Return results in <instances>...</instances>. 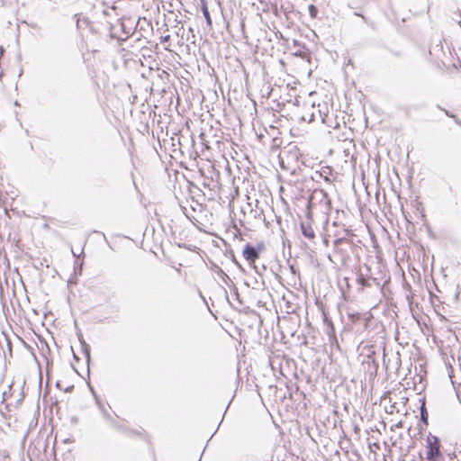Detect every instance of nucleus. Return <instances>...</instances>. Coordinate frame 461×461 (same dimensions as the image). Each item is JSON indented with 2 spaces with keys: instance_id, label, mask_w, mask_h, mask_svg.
<instances>
[{
  "instance_id": "f257e3e1",
  "label": "nucleus",
  "mask_w": 461,
  "mask_h": 461,
  "mask_svg": "<svg viewBox=\"0 0 461 461\" xmlns=\"http://www.w3.org/2000/svg\"><path fill=\"white\" fill-rule=\"evenodd\" d=\"M440 439L432 434L427 436L425 455L427 461H444Z\"/></svg>"
},
{
  "instance_id": "f03ea898",
  "label": "nucleus",
  "mask_w": 461,
  "mask_h": 461,
  "mask_svg": "<svg viewBox=\"0 0 461 461\" xmlns=\"http://www.w3.org/2000/svg\"><path fill=\"white\" fill-rule=\"evenodd\" d=\"M243 257L249 263L253 264L259 258V253L254 247L246 245L243 249Z\"/></svg>"
},
{
  "instance_id": "7ed1b4c3",
  "label": "nucleus",
  "mask_w": 461,
  "mask_h": 461,
  "mask_svg": "<svg viewBox=\"0 0 461 461\" xmlns=\"http://www.w3.org/2000/svg\"><path fill=\"white\" fill-rule=\"evenodd\" d=\"M127 437L130 438H140L143 440H149V437L147 431L140 428L139 429H130L127 431Z\"/></svg>"
},
{
  "instance_id": "20e7f679",
  "label": "nucleus",
  "mask_w": 461,
  "mask_h": 461,
  "mask_svg": "<svg viewBox=\"0 0 461 461\" xmlns=\"http://www.w3.org/2000/svg\"><path fill=\"white\" fill-rule=\"evenodd\" d=\"M301 229L303 236L309 240L315 239V231L311 224V222H302Z\"/></svg>"
},
{
  "instance_id": "39448f33",
  "label": "nucleus",
  "mask_w": 461,
  "mask_h": 461,
  "mask_svg": "<svg viewBox=\"0 0 461 461\" xmlns=\"http://www.w3.org/2000/svg\"><path fill=\"white\" fill-rule=\"evenodd\" d=\"M203 14L204 15V18L206 20V23H207V25L209 27H212V18H211V15H210V13L208 11V8H207V5H203Z\"/></svg>"
},
{
  "instance_id": "423d86ee",
  "label": "nucleus",
  "mask_w": 461,
  "mask_h": 461,
  "mask_svg": "<svg viewBox=\"0 0 461 461\" xmlns=\"http://www.w3.org/2000/svg\"><path fill=\"white\" fill-rule=\"evenodd\" d=\"M357 283L361 286V289L363 290L365 287H367L369 286V282L368 280L363 276H359L357 278Z\"/></svg>"
},
{
  "instance_id": "0eeeda50",
  "label": "nucleus",
  "mask_w": 461,
  "mask_h": 461,
  "mask_svg": "<svg viewBox=\"0 0 461 461\" xmlns=\"http://www.w3.org/2000/svg\"><path fill=\"white\" fill-rule=\"evenodd\" d=\"M309 14L312 18H316L318 14V9L314 5H310L308 6Z\"/></svg>"
},
{
  "instance_id": "6e6552de",
  "label": "nucleus",
  "mask_w": 461,
  "mask_h": 461,
  "mask_svg": "<svg viewBox=\"0 0 461 461\" xmlns=\"http://www.w3.org/2000/svg\"><path fill=\"white\" fill-rule=\"evenodd\" d=\"M426 415H427V411L424 408V405L422 406L421 408V416H422V419L425 420L426 419Z\"/></svg>"
},
{
  "instance_id": "1a4fd4ad",
  "label": "nucleus",
  "mask_w": 461,
  "mask_h": 461,
  "mask_svg": "<svg viewBox=\"0 0 461 461\" xmlns=\"http://www.w3.org/2000/svg\"><path fill=\"white\" fill-rule=\"evenodd\" d=\"M169 39H170L169 35L164 36V37H162L161 42L167 41H169Z\"/></svg>"
}]
</instances>
